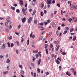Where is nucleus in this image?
Returning <instances> with one entry per match:
<instances>
[{
  "instance_id": "nucleus-50",
  "label": "nucleus",
  "mask_w": 77,
  "mask_h": 77,
  "mask_svg": "<svg viewBox=\"0 0 77 77\" xmlns=\"http://www.w3.org/2000/svg\"><path fill=\"white\" fill-rule=\"evenodd\" d=\"M6 31L7 32H9V30L8 29H6Z\"/></svg>"
},
{
  "instance_id": "nucleus-38",
  "label": "nucleus",
  "mask_w": 77,
  "mask_h": 77,
  "mask_svg": "<svg viewBox=\"0 0 77 77\" xmlns=\"http://www.w3.org/2000/svg\"><path fill=\"white\" fill-rule=\"evenodd\" d=\"M34 23L35 24H37V20H35Z\"/></svg>"
},
{
  "instance_id": "nucleus-29",
  "label": "nucleus",
  "mask_w": 77,
  "mask_h": 77,
  "mask_svg": "<svg viewBox=\"0 0 77 77\" xmlns=\"http://www.w3.org/2000/svg\"><path fill=\"white\" fill-rule=\"evenodd\" d=\"M39 56L38 55V54H36L35 55V57L36 58H37V59H38V57Z\"/></svg>"
},
{
  "instance_id": "nucleus-51",
  "label": "nucleus",
  "mask_w": 77,
  "mask_h": 77,
  "mask_svg": "<svg viewBox=\"0 0 77 77\" xmlns=\"http://www.w3.org/2000/svg\"><path fill=\"white\" fill-rule=\"evenodd\" d=\"M32 38H33V39H34V38H35V35H32Z\"/></svg>"
},
{
  "instance_id": "nucleus-63",
  "label": "nucleus",
  "mask_w": 77,
  "mask_h": 77,
  "mask_svg": "<svg viewBox=\"0 0 77 77\" xmlns=\"http://www.w3.org/2000/svg\"><path fill=\"white\" fill-rule=\"evenodd\" d=\"M68 4H69H69L71 3V1H68Z\"/></svg>"
},
{
  "instance_id": "nucleus-45",
  "label": "nucleus",
  "mask_w": 77,
  "mask_h": 77,
  "mask_svg": "<svg viewBox=\"0 0 77 77\" xmlns=\"http://www.w3.org/2000/svg\"><path fill=\"white\" fill-rule=\"evenodd\" d=\"M57 42H58V41H54V43L55 44H56L57 43Z\"/></svg>"
},
{
  "instance_id": "nucleus-1",
  "label": "nucleus",
  "mask_w": 77,
  "mask_h": 77,
  "mask_svg": "<svg viewBox=\"0 0 77 77\" xmlns=\"http://www.w3.org/2000/svg\"><path fill=\"white\" fill-rule=\"evenodd\" d=\"M32 21V17H30L28 19V23L29 24H30V23H31Z\"/></svg>"
},
{
  "instance_id": "nucleus-6",
  "label": "nucleus",
  "mask_w": 77,
  "mask_h": 77,
  "mask_svg": "<svg viewBox=\"0 0 77 77\" xmlns=\"http://www.w3.org/2000/svg\"><path fill=\"white\" fill-rule=\"evenodd\" d=\"M75 7V6H74V5H73V6H71L70 8L71 9V10H72L73 9H74Z\"/></svg>"
},
{
  "instance_id": "nucleus-35",
  "label": "nucleus",
  "mask_w": 77,
  "mask_h": 77,
  "mask_svg": "<svg viewBox=\"0 0 77 77\" xmlns=\"http://www.w3.org/2000/svg\"><path fill=\"white\" fill-rule=\"evenodd\" d=\"M53 47V45L52 44H50V48H52V47Z\"/></svg>"
},
{
  "instance_id": "nucleus-4",
  "label": "nucleus",
  "mask_w": 77,
  "mask_h": 77,
  "mask_svg": "<svg viewBox=\"0 0 77 77\" xmlns=\"http://www.w3.org/2000/svg\"><path fill=\"white\" fill-rule=\"evenodd\" d=\"M51 24L52 26L54 27H55L56 26V24L54 23H52Z\"/></svg>"
},
{
  "instance_id": "nucleus-59",
  "label": "nucleus",
  "mask_w": 77,
  "mask_h": 77,
  "mask_svg": "<svg viewBox=\"0 0 77 77\" xmlns=\"http://www.w3.org/2000/svg\"><path fill=\"white\" fill-rule=\"evenodd\" d=\"M62 54H63V55H65V54H66V53L63 52L62 53Z\"/></svg>"
},
{
  "instance_id": "nucleus-42",
  "label": "nucleus",
  "mask_w": 77,
  "mask_h": 77,
  "mask_svg": "<svg viewBox=\"0 0 77 77\" xmlns=\"http://www.w3.org/2000/svg\"><path fill=\"white\" fill-rule=\"evenodd\" d=\"M49 35L50 36H51V35H52V32H50L49 33Z\"/></svg>"
},
{
  "instance_id": "nucleus-54",
  "label": "nucleus",
  "mask_w": 77,
  "mask_h": 77,
  "mask_svg": "<svg viewBox=\"0 0 77 77\" xmlns=\"http://www.w3.org/2000/svg\"><path fill=\"white\" fill-rule=\"evenodd\" d=\"M75 33H70V35H71V36H72V35H75Z\"/></svg>"
},
{
  "instance_id": "nucleus-26",
  "label": "nucleus",
  "mask_w": 77,
  "mask_h": 77,
  "mask_svg": "<svg viewBox=\"0 0 77 77\" xmlns=\"http://www.w3.org/2000/svg\"><path fill=\"white\" fill-rule=\"evenodd\" d=\"M55 2H56V1L55 0H53L52 2V3H53V4H54V3H55Z\"/></svg>"
},
{
  "instance_id": "nucleus-55",
  "label": "nucleus",
  "mask_w": 77,
  "mask_h": 77,
  "mask_svg": "<svg viewBox=\"0 0 77 77\" xmlns=\"http://www.w3.org/2000/svg\"><path fill=\"white\" fill-rule=\"evenodd\" d=\"M9 27L10 29H12V25H10L9 26Z\"/></svg>"
},
{
  "instance_id": "nucleus-40",
  "label": "nucleus",
  "mask_w": 77,
  "mask_h": 77,
  "mask_svg": "<svg viewBox=\"0 0 77 77\" xmlns=\"http://www.w3.org/2000/svg\"><path fill=\"white\" fill-rule=\"evenodd\" d=\"M27 45H29V39H28L27 41Z\"/></svg>"
},
{
  "instance_id": "nucleus-16",
  "label": "nucleus",
  "mask_w": 77,
  "mask_h": 77,
  "mask_svg": "<svg viewBox=\"0 0 77 77\" xmlns=\"http://www.w3.org/2000/svg\"><path fill=\"white\" fill-rule=\"evenodd\" d=\"M56 34L57 36H59V31L57 30L56 32Z\"/></svg>"
},
{
  "instance_id": "nucleus-12",
  "label": "nucleus",
  "mask_w": 77,
  "mask_h": 77,
  "mask_svg": "<svg viewBox=\"0 0 77 77\" xmlns=\"http://www.w3.org/2000/svg\"><path fill=\"white\" fill-rule=\"evenodd\" d=\"M6 20L7 21H8V23H9V24H11V21L10 20H8L7 19H6Z\"/></svg>"
},
{
  "instance_id": "nucleus-10",
  "label": "nucleus",
  "mask_w": 77,
  "mask_h": 77,
  "mask_svg": "<svg viewBox=\"0 0 77 77\" xmlns=\"http://www.w3.org/2000/svg\"><path fill=\"white\" fill-rule=\"evenodd\" d=\"M48 44L45 45V48H47V47H48Z\"/></svg>"
},
{
  "instance_id": "nucleus-56",
  "label": "nucleus",
  "mask_w": 77,
  "mask_h": 77,
  "mask_svg": "<svg viewBox=\"0 0 77 77\" xmlns=\"http://www.w3.org/2000/svg\"><path fill=\"white\" fill-rule=\"evenodd\" d=\"M44 14H46L47 13V10H45L44 11Z\"/></svg>"
},
{
  "instance_id": "nucleus-33",
  "label": "nucleus",
  "mask_w": 77,
  "mask_h": 77,
  "mask_svg": "<svg viewBox=\"0 0 77 77\" xmlns=\"http://www.w3.org/2000/svg\"><path fill=\"white\" fill-rule=\"evenodd\" d=\"M8 73V71H6L5 72H4L3 73L5 75L6 74V73Z\"/></svg>"
},
{
  "instance_id": "nucleus-37",
  "label": "nucleus",
  "mask_w": 77,
  "mask_h": 77,
  "mask_svg": "<svg viewBox=\"0 0 77 77\" xmlns=\"http://www.w3.org/2000/svg\"><path fill=\"white\" fill-rule=\"evenodd\" d=\"M16 12H17V13H19L20 12V10L18 9H17L16 11Z\"/></svg>"
},
{
  "instance_id": "nucleus-31",
  "label": "nucleus",
  "mask_w": 77,
  "mask_h": 77,
  "mask_svg": "<svg viewBox=\"0 0 77 77\" xmlns=\"http://www.w3.org/2000/svg\"><path fill=\"white\" fill-rule=\"evenodd\" d=\"M16 43L17 44V45H18V46H19V45H20V43L19 42L17 41Z\"/></svg>"
},
{
  "instance_id": "nucleus-46",
  "label": "nucleus",
  "mask_w": 77,
  "mask_h": 77,
  "mask_svg": "<svg viewBox=\"0 0 77 77\" xmlns=\"http://www.w3.org/2000/svg\"><path fill=\"white\" fill-rule=\"evenodd\" d=\"M36 73H35L34 74V77H36Z\"/></svg>"
},
{
  "instance_id": "nucleus-3",
  "label": "nucleus",
  "mask_w": 77,
  "mask_h": 77,
  "mask_svg": "<svg viewBox=\"0 0 77 77\" xmlns=\"http://www.w3.org/2000/svg\"><path fill=\"white\" fill-rule=\"evenodd\" d=\"M26 17H24L22 19V21L23 23H25V22L26 21Z\"/></svg>"
},
{
  "instance_id": "nucleus-32",
  "label": "nucleus",
  "mask_w": 77,
  "mask_h": 77,
  "mask_svg": "<svg viewBox=\"0 0 77 77\" xmlns=\"http://www.w3.org/2000/svg\"><path fill=\"white\" fill-rule=\"evenodd\" d=\"M8 47H11V46L10 45V43H9V42H8Z\"/></svg>"
},
{
  "instance_id": "nucleus-61",
  "label": "nucleus",
  "mask_w": 77,
  "mask_h": 77,
  "mask_svg": "<svg viewBox=\"0 0 77 77\" xmlns=\"http://www.w3.org/2000/svg\"><path fill=\"white\" fill-rule=\"evenodd\" d=\"M77 9V6H75L74 9Z\"/></svg>"
},
{
  "instance_id": "nucleus-19",
  "label": "nucleus",
  "mask_w": 77,
  "mask_h": 77,
  "mask_svg": "<svg viewBox=\"0 0 77 77\" xmlns=\"http://www.w3.org/2000/svg\"><path fill=\"white\" fill-rule=\"evenodd\" d=\"M76 36H74L73 38V41H75V40L76 39Z\"/></svg>"
},
{
  "instance_id": "nucleus-49",
  "label": "nucleus",
  "mask_w": 77,
  "mask_h": 77,
  "mask_svg": "<svg viewBox=\"0 0 77 77\" xmlns=\"http://www.w3.org/2000/svg\"><path fill=\"white\" fill-rule=\"evenodd\" d=\"M8 23L7 22H6L5 23V26H8Z\"/></svg>"
},
{
  "instance_id": "nucleus-41",
  "label": "nucleus",
  "mask_w": 77,
  "mask_h": 77,
  "mask_svg": "<svg viewBox=\"0 0 77 77\" xmlns=\"http://www.w3.org/2000/svg\"><path fill=\"white\" fill-rule=\"evenodd\" d=\"M14 43H12L11 44V47H14Z\"/></svg>"
},
{
  "instance_id": "nucleus-9",
  "label": "nucleus",
  "mask_w": 77,
  "mask_h": 77,
  "mask_svg": "<svg viewBox=\"0 0 77 77\" xmlns=\"http://www.w3.org/2000/svg\"><path fill=\"white\" fill-rule=\"evenodd\" d=\"M56 62L58 65L60 64V62H59V61L58 60H56Z\"/></svg>"
},
{
  "instance_id": "nucleus-44",
  "label": "nucleus",
  "mask_w": 77,
  "mask_h": 77,
  "mask_svg": "<svg viewBox=\"0 0 77 77\" xmlns=\"http://www.w3.org/2000/svg\"><path fill=\"white\" fill-rule=\"evenodd\" d=\"M31 2L32 3V5L33 6H35V4H34V3H33V1H32Z\"/></svg>"
},
{
  "instance_id": "nucleus-18",
  "label": "nucleus",
  "mask_w": 77,
  "mask_h": 77,
  "mask_svg": "<svg viewBox=\"0 0 77 77\" xmlns=\"http://www.w3.org/2000/svg\"><path fill=\"white\" fill-rule=\"evenodd\" d=\"M37 70L38 72V73H39V72H41V70H40V69H39V68L37 69Z\"/></svg>"
},
{
  "instance_id": "nucleus-25",
  "label": "nucleus",
  "mask_w": 77,
  "mask_h": 77,
  "mask_svg": "<svg viewBox=\"0 0 77 77\" xmlns=\"http://www.w3.org/2000/svg\"><path fill=\"white\" fill-rule=\"evenodd\" d=\"M43 38V37L41 36L39 38V41H41L42 40V39Z\"/></svg>"
},
{
  "instance_id": "nucleus-30",
  "label": "nucleus",
  "mask_w": 77,
  "mask_h": 77,
  "mask_svg": "<svg viewBox=\"0 0 77 77\" xmlns=\"http://www.w3.org/2000/svg\"><path fill=\"white\" fill-rule=\"evenodd\" d=\"M68 21H69V23H71V22L72 21V19L70 18L69 19Z\"/></svg>"
},
{
  "instance_id": "nucleus-22",
  "label": "nucleus",
  "mask_w": 77,
  "mask_h": 77,
  "mask_svg": "<svg viewBox=\"0 0 77 77\" xmlns=\"http://www.w3.org/2000/svg\"><path fill=\"white\" fill-rule=\"evenodd\" d=\"M74 31V29L73 28H72L70 29V32H73Z\"/></svg>"
},
{
  "instance_id": "nucleus-52",
  "label": "nucleus",
  "mask_w": 77,
  "mask_h": 77,
  "mask_svg": "<svg viewBox=\"0 0 77 77\" xmlns=\"http://www.w3.org/2000/svg\"><path fill=\"white\" fill-rule=\"evenodd\" d=\"M16 52L17 53V54H18V52H19V51H18V50H16Z\"/></svg>"
},
{
  "instance_id": "nucleus-62",
  "label": "nucleus",
  "mask_w": 77,
  "mask_h": 77,
  "mask_svg": "<svg viewBox=\"0 0 77 77\" xmlns=\"http://www.w3.org/2000/svg\"><path fill=\"white\" fill-rule=\"evenodd\" d=\"M45 74L46 75H48V74H49V72H47L45 73Z\"/></svg>"
},
{
  "instance_id": "nucleus-47",
  "label": "nucleus",
  "mask_w": 77,
  "mask_h": 77,
  "mask_svg": "<svg viewBox=\"0 0 77 77\" xmlns=\"http://www.w3.org/2000/svg\"><path fill=\"white\" fill-rule=\"evenodd\" d=\"M21 27V25H19L18 26V28L19 29H20Z\"/></svg>"
},
{
  "instance_id": "nucleus-58",
  "label": "nucleus",
  "mask_w": 77,
  "mask_h": 77,
  "mask_svg": "<svg viewBox=\"0 0 77 77\" xmlns=\"http://www.w3.org/2000/svg\"><path fill=\"white\" fill-rule=\"evenodd\" d=\"M0 57L1 59H3V55H1L0 56Z\"/></svg>"
},
{
  "instance_id": "nucleus-20",
  "label": "nucleus",
  "mask_w": 77,
  "mask_h": 77,
  "mask_svg": "<svg viewBox=\"0 0 77 77\" xmlns=\"http://www.w3.org/2000/svg\"><path fill=\"white\" fill-rule=\"evenodd\" d=\"M11 8L12 10H15V7H13L12 6H11Z\"/></svg>"
},
{
  "instance_id": "nucleus-17",
  "label": "nucleus",
  "mask_w": 77,
  "mask_h": 77,
  "mask_svg": "<svg viewBox=\"0 0 77 77\" xmlns=\"http://www.w3.org/2000/svg\"><path fill=\"white\" fill-rule=\"evenodd\" d=\"M21 74L23 75H24V71H23V70L21 72Z\"/></svg>"
},
{
  "instance_id": "nucleus-34",
  "label": "nucleus",
  "mask_w": 77,
  "mask_h": 77,
  "mask_svg": "<svg viewBox=\"0 0 77 77\" xmlns=\"http://www.w3.org/2000/svg\"><path fill=\"white\" fill-rule=\"evenodd\" d=\"M57 6H58L59 8L60 7V5L59 3H58L57 4Z\"/></svg>"
},
{
  "instance_id": "nucleus-15",
  "label": "nucleus",
  "mask_w": 77,
  "mask_h": 77,
  "mask_svg": "<svg viewBox=\"0 0 77 77\" xmlns=\"http://www.w3.org/2000/svg\"><path fill=\"white\" fill-rule=\"evenodd\" d=\"M42 5V8H44V3L42 2L41 4Z\"/></svg>"
},
{
  "instance_id": "nucleus-36",
  "label": "nucleus",
  "mask_w": 77,
  "mask_h": 77,
  "mask_svg": "<svg viewBox=\"0 0 77 77\" xmlns=\"http://www.w3.org/2000/svg\"><path fill=\"white\" fill-rule=\"evenodd\" d=\"M47 22L48 23H50V20H48L47 21Z\"/></svg>"
},
{
  "instance_id": "nucleus-11",
  "label": "nucleus",
  "mask_w": 77,
  "mask_h": 77,
  "mask_svg": "<svg viewBox=\"0 0 77 77\" xmlns=\"http://www.w3.org/2000/svg\"><path fill=\"white\" fill-rule=\"evenodd\" d=\"M33 53H38V50H37L35 51H33Z\"/></svg>"
},
{
  "instance_id": "nucleus-8",
  "label": "nucleus",
  "mask_w": 77,
  "mask_h": 77,
  "mask_svg": "<svg viewBox=\"0 0 77 77\" xmlns=\"http://www.w3.org/2000/svg\"><path fill=\"white\" fill-rule=\"evenodd\" d=\"M5 44L4 43L2 46V48H5Z\"/></svg>"
},
{
  "instance_id": "nucleus-43",
  "label": "nucleus",
  "mask_w": 77,
  "mask_h": 77,
  "mask_svg": "<svg viewBox=\"0 0 77 77\" xmlns=\"http://www.w3.org/2000/svg\"><path fill=\"white\" fill-rule=\"evenodd\" d=\"M12 36H10V37L8 39L9 40H10L11 39H12Z\"/></svg>"
},
{
  "instance_id": "nucleus-14",
  "label": "nucleus",
  "mask_w": 77,
  "mask_h": 77,
  "mask_svg": "<svg viewBox=\"0 0 77 77\" xmlns=\"http://www.w3.org/2000/svg\"><path fill=\"white\" fill-rule=\"evenodd\" d=\"M6 62L8 63H9V62H10V60H9V59H7V60Z\"/></svg>"
},
{
  "instance_id": "nucleus-48",
  "label": "nucleus",
  "mask_w": 77,
  "mask_h": 77,
  "mask_svg": "<svg viewBox=\"0 0 77 77\" xmlns=\"http://www.w3.org/2000/svg\"><path fill=\"white\" fill-rule=\"evenodd\" d=\"M7 69H8V70H9L10 69H9V66H8L7 67Z\"/></svg>"
},
{
  "instance_id": "nucleus-5",
  "label": "nucleus",
  "mask_w": 77,
  "mask_h": 77,
  "mask_svg": "<svg viewBox=\"0 0 77 77\" xmlns=\"http://www.w3.org/2000/svg\"><path fill=\"white\" fill-rule=\"evenodd\" d=\"M26 10L24 8H23L22 9V12L23 13H25L26 12Z\"/></svg>"
},
{
  "instance_id": "nucleus-27",
  "label": "nucleus",
  "mask_w": 77,
  "mask_h": 77,
  "mask_svg": "<svg viewBox=\"0 0 77 77\" xmlns=\"http://www.w3.org/2000/svg\"><path fill=\"white\" fill-rule=\"evenodd\" d=\"M36 13V10H35L34 12L32 13V15H34L35 14V13Z\"/></svg>"
},
{
  "instance_id": "nucleus-53",
  "label": "nucleus",
  "mask_w": 77,
  "mask_h": 77,
  "mask_svg": "<svg viewBox=\"0 0 77 77\" xmlns=\"http://www.w3.org/2000/svg\"><path fill=\"white\" fill-rule=\"evenodd\" d=\"M57 60H59L60 61H61V59L59 57H58L57 58Z\"/></svg>"
},
{
  "instance_id": "nucleus-7",
  "label": "nucleus",
  "mask_w": 77,
  "mask_h": 77,
  "mask_svg": "<svg viewBox=\"0 0 77 77\" xmlns=\"http://www.w3.org/2000/svg\"><path fill=\"white\" fill-rule=\"evenodd\" d=\"M41 60L39 59L38 61V65H40V64L41 63Z\"/></svg>"
},
{
  "instance_id": "nucleus-28",
  "label": "nucleus",
  "mask_w": 77,
  "mask_h": 77,
  "mask_svg": "<svg viewBox=\"0 0 77 77\" xmlns=\"http://www.w3.org/2000/svg\"><path fill=\"white\" fill-rule=\"evenodd\" d=\"M46 54H48V49H46Z\"/></svg>"
},
{
  "instance_id": "nucleus-21",
  "label": "nucleus",
  "mask_w": 77,
  "mask_h": 77,
  "mask_svg": "<svg viewBox=\"0 0 77 77\" xmlns=\"http://www.w3.org/2000/svg\"><path fill=\"white\" fill-rule=\"evenodd\" d=\"M19 67L20 68H21V69H23V66L22 65H19Z\"/></svg>"
},
{
  "instance_id": "nucleus-2",
  "label": "nucleus",
  "mask_w": 77,
  "mask_h": 77,
  "mask_svg": "<svg viewBox=\"0 0 77 77\" xmlns=\"http://www.w3.org/2000/svg\"><path fill=\"white\" fill-rule=\"evenodd\" d=\"M46 3H47L48 5H51V0H47Z\"/></svg>"
},
{
  "instance_id": "nucleus-13",
  "label": "nucleus",
  "mask_w": 77,
  "mask_h": 77,
  "mask_svg": "<svg viewBox=\"0 0 77 77\" xmlns=\"http://www.w3.org/2000/svg\"><path fill=\"white\" fill-rule=\"evenodd\" d=\"M66 75H68L69 76H70V75H71V74L68 73V72H67L66 73Z\"/></svg>"
},
{
  "instance_id": "nucleus-64",
  "label": "nucleus",
  "mask_w": 77,
  "mask_h": 77,
  "mask_svg": "<svg viewBox=\"0 0 77 77\" xmlns=\"http://www.w3.org/2000/svg\"><path fill=\"white\" fill-rule=\"evenodd\" d=\"M74 23H76V22H77V18L76 19V20L74 21Z\"/></svg>"
},
{
  "instance_id": "nucleus-57",
  "label": "nucleus",
  "mask_w": 77,
  "mask_h": 77,
  "mask_svg": "<svg viewBox=\"0 0 77 77\" xmlns=\"http://www.w3.org/2000/svg\"><path fill=\"white\" fill-rule=\"evenodd\" d=\"M43 24H44V23H41L39 24V25H40V26H42L43 25Z\"/></svg>"
},
{
  "instance_id": "nucleus-24",
  "label": "nucleus",
  "mask_w": 77,
  "mask_h": 77,
  "mask_svg": "<svg viewBox=\"0 0 77 77\" xmlns=\"http://www.w3.org/2000/svg\"><path fill=\"white\" fill-rule=\"evenodd\" d=\"M68 32V31L67 30H66V31H64V32L63 33V35H65L66 33Z\"/></svg>"
},
{
  "instance_id": "nucleus-60",
  "label": "nucleus",
  "mask_w": 77,
  "mask_h": 77,
  "mask_svg": "<svg viewBox=\"0 0 77 77\" xmlns=\"http://www.w3.org/2000/svg\"><path fill=\"white\" fill-rule=\"evenodd\" d=\"M53 15H54V13H53L51 14V17H53Z\"/></svg>"
},
{
  "instance_id": "nucleus-23",
  "label": "nucleus",
  "mask_w": 77,
  "mask_h": 77,
  "mask_svg": "<svg viewBox=\"0 0 77 77\" xmlns=\"http://www.w3.org/2000/svg\"><path fill=\"white\" fill-rule=\"evenodd\" d=\"M43 14H44V12H41L40 13V15L42 17H43Z\"/></svg>"
},
{
  "instance_id": "nucleus-39",
  "label": "nucleus",
  "mask_w": 77,
  "mask_h": 77,
  "mask_svg": "<svg viewBox=\"0 0 77 77\" xmlns=\"http://www.w3.org/2000/svg\"><path fill=\"white\" fill-rule=\"evenodd\" d=\"M32 35H33V32H31L30 35V38H32Z\"/></svg>"
}]
</instances>
